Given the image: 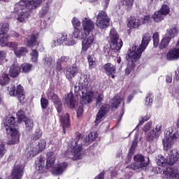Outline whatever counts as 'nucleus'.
I'll use <instances>...</instances> for the list:
<instances>
[{
    "instance_id": "nucleus-1",
    "label": "nucleus",
    "mask_w": 179,
    "mask_h": 179,
    "mask_svg": "<svg viewBox=\"0 0 179 179\" xmlns=\"http://www.w3.org/2000/svg\"><path fill=\"white\" fill-rule=\"evenodd\" d=\"M82 28H74L73 36L75 38H83L82 42L83 51H87L94 43V22L90 18L85 17L82 21Z\"/></svg>"
},
{
    "instance_id": "nucleus-2",
    "label": "nucleus",
    "mask_w": 179,
    "mask_h": 179,
    "mask_svg": "<svg viewBox=\"0 0 179 179\" xmlns=\"http://www.w3.org/2000/svg\"><path fill=\"white\" fill-rule=\"evenodd\" d=\"M169 158L167 162V159L163 157V155L158 156L157 164L160 167V170H163L164 174L169 179H179V171L177 169L173 168V166L176 162L178 161L179 153L178 150L172 149L169 154Z\"/></svg>"
},
{
    "instance_id": "nucleus-3",
    "label": "nucleus",
    "mask_w": 179,
    "mask_h": 179,
    "mask_svg": "<svg viewBox=\"0 0 179 179\" xmlns=\"http://www.w3.org/2000/svg\"><path fill=\"white\" fill-rule=\"evenodd\" d=\"M152 38V34L146 33L143 36V39L141 44L139 47H136V45H134L131 49L129 50V52L128 53V56L127 57V59H129V63L128 66L125 69L126 75H129L132 71H134V68H135V63L141 56L142 55V52L146 50V47L149 45V43Z\"/></svg>"
},
{
    "instance_id": "nucleus-4",
    "label": "nucleus",
    "mask_w": 179,
    "mask_h": 179,
    "mask_svg": "<svg viewBox=\"0 0 179 179\" xmlns=\"http://www.w3.org/2000/svg\"><path fill=\"white\" fill-rule=\"evenodd\" d=\"M41 3V0H21L15 3L14 10L17 13V20L20 23L26 22L31 15V10L38 8Z\"/></svg>"
},
{
    "instance_id": "nucleus-5",
    "label": "nucleus",
    "mask_w": 179,
    "mask_h": 179,
    "mask_svg": "<svg viewBox=\"0 0 179 179\" xmlns=\"http://www.w3.org/2000/svg\"><path fill=\"white\" fill-rule=\"evenodd\" d=\"M74 92L78 94L81 104L92 103L94 99V92L89 86L87 76H83L74 87Z\"/></svg>"
},
{
    "instance_id": "nucleus-6",
    "label": "nucleus",
    "mask_w": 179,
    "mask_h": 179,
    "mask_svg": "<svg viewBox=\"0 0 179 179\" xmlns=\"http://www.w3.org/2000/svg\"><path fill=\"white\" fill-rule=\"evenodd\" d=\"M179 141V131L178 129L173 126L166 128L164 133V138L162 140V145L164 150L167 152L176 142Z\"/></svg>"
},
{
    "instance_id": "nucleus-7",
    "label": "nucleus",
    "mask_w": 179,
    "mask_h": 179,
    "mask_svg": "<svg viewBox=\"0 0 179 179\" xmlns=\"http://www.w3.org/2000/svg\"><path fill=\"white\" fill-rule=\"evenodd\" d=\"M46 168L50 170L53 176H59L62 174L66 168L68 167V164L66 162H62L58 164H55V154L52 152H49L46 155Z\"/></svg>"
},
{
    "instance_id": "nucleus-8",
    "label": "nucleus",
    "mask_w": 179,
    "mask_h": 179,
    "mask_svg": "<svg viewBox=\"0 0 179 179\" xmlns=\"http://www.w3.org/2000/svg\"><path fill=\"white\" fill-rule=\"evenodd\" d=\"M15 117H8L4 121V127L6 128L7 135L10 137V145H16L19 143L20 139V132L15 126Z\"/></svg>"
},
{
    "instance_id": "nucleus-9",
    "label": "nucleus",
    "mask_w": 179,
    "mask_h": 179,
    "mask_svg": "<svg viewBox=\"0 0 179 179\" xmlns=\"http://www.w3.org/2000/svg\"><path fill=\"white\" fill-rule=\"evenodd\" d=\"M110 48L106 46L103 48V54L106 57L112 55L113 53H111V51H113V52L120 51L122 47V40L120 38V36H118V34H117V31H115V29H110Z\"/></svg>"
},
{
    "instance_id": "nucleus-10",
    "label": "nucleus",
    "mask_w": 179,
    "mask_h": 179,
    "mask_svg": "<svg viewBox=\"0 0 179 179\" xmlns=\"http://www.w3.org/2000/svg\"><path fill=\"white\" fill-rule=\"evenodd\" d=\"M80 140V134L78 133L76 138L71 141L70 146L72 147L71 152L67 156L70 159H73V160H80V159H82L85 155V150H83V148H82V143L79 142Z\"/></svg>"
},
{
    "instance_id": "nucleus-11",
    "label": "nucleus",
    "mask_w": 179,
    "mask_h": 179,
    "mask_svg": "<svg viewBox=\"0 0 179 179\" xmlns=\"http://www.w3.org/2000/svg\"><path fill=\"white\" fill-rule=\"evenodd\" d=\"M134 162L129 166H127V169L135 170V171H139V170L143 169V167H146V166L149 164V157H147L145 159V157L142 155H137L134 156Z\"/></svg>"
},
{
    "instance_id": "nucleus-12",
    "label": "nucleus",
    "mask_w": 179,
    "mask_h": 179,
    "mask_svg": "<svg viewBox=\"0 0 179 179\" xmlns=\"http://www.w3.org/2000/svg\"><path fill=\"white\" fill-rule=\"evenodd\" d=\"M9 23L6 21L0 23V45L1 47H6L9 42Z\"/></svg>"
},
{
    "instance_id": "nucleus-13",
    "label": "nucleus",
    "mask_w": 179,
    "mask_h": 179,
    "mask_svg": "<svg viewBox=\"0 0 179 179\" xmlns=\"http://www.w3.org/2000/svg\"><path fill=\"white\" fill-rule=\"evenodd\" d=\"M95 24L96 27H99V29H106V27H108L110 18L105 11L99 10L98 14L95 15Z\"/></svg>"
},
{
    "instance_id": "nucleus-14",
    "label": "nucleus",
    "mask_w": 179,
    "mask_h": 179,
    "mask_svg": "<svg viewBox=\"0 0 179 179\" xmlns=\"http://www.w3.org/2000/svg\"><path fill=\"white\" fill-rule=\"evenodd\" d=\"M8 92L10 96L17 97L20 103L24 101L25 95L23 92V87H22V85H18L17 87L15 85H10L8 87Z\"/></svg>"
},
{
    "instance_id": "nucleus-15",
    "label": "nucleus",
    "mask_w": 179,
    "mask_h": 179,
    "mask_svg": "<svg viewBox=\"0 0 179 179\" xmlns=\"http://www.w3.org/2000/svg\"><path fill=\"white\" fill-rule=\"evenodd\" d=\"M57 39L59 40L60 45H67L68 47H72V45H75V44H76V41L66 32L60 33Z\"/></svg>"
},
{
    "instance_id": "nucleus-16",
    "label": "nucleus",
    "mask_w": 179,
    "mask_h": 179,
    "mask_svg": "<svg viewBox=\"0 0 179 179\" xmlns=\"http://www.w3.org/2000/svg\"><path fill=\"white\" fill-rule=\"evenodd\" d=\"M17 117L18 118L19 122H22L24 121L25 123V129L26 131H31L33 127H34V122L31 119H27L26 116L24 115V112L23 110H20L17 113Z\"/></svg>"
},
{
    "instance_id": "nucleus-17",
    "label": "nucleus",
    "mask_w": 179,
    "mask_h": 179,
    "mask_svg": "<svg viewBox=\"0 0 179 179\" xmlns=\"http://www.w3.org/2000/svg\"><path fill=\"white\" fill-rule=\"evenodd\" d=\"M142 139V133L141 131H137L134 136V140L133 141L130 147L129 154L127 155V161H126V164H128V162H131V159H132V156L134 155V152H135V149L138 145V141H141Z\"/></svg>"
},
{
    "instance_id": "nucleus-18",
    "label": "nucleus",
    "mask_w": 179,
    "mask_h": 179,
    "mask_svg": "<svg viewBox=\"0 0 179 179\" xmlns=\"http://www.w3.org/2000/svg\"><path fill=\"white\" fill-rule=\"evenodd\" d=\"M110 111V105L109 104H103L99 111L98 112L96 115V118L95 120V124L96 125H99V124L104 120L106 116L107 115V113Z\"/></svg>"
},
{
    "instance_id": "nucleus-19",
    "label": "nucleus",
    "mask_w": 179,
    "mask_h": 179,
    "mask_svg": "<svg viewBox=\"0 0 179 179\" xmlns=\"http://www.w3.org/2000/svg\"><path fill=\"white\" fill-rule=\"evenodd\" d=\"M162 124H157L155 129L146 134V139L150 142H153V141L157 139L160 136V134H162Z\"/></svg>"
},
{
    "instance_id": "nucleus-20",
    "label": "nucleus",
    "mask_w": 179,
    "mask_h": 179,
    "mask_svg": "<svg viewBox=\"0 0 179 179\" xmlns=\"http://www.w3.org/2000/svg\"><path fill=\"white\" fill-rule=\"evenodd\" d=\"M79 69L75 64L66 69V78L69 80H72L73 78H75L76 75H78Z\"/></svg>"
},
{
    "instance_id": "nucleus-21",
    "label": "nucleus",
    "mask_w": 179,
    "mask_h": 179,
    "mask_svg": "<svg viewBox=\"0 0 179 179\" xmlns=\"http://www.w3.org/2000/svg\"><path fill=\"white\" fill-rule=\"evenodd\" d=\"M48 97L51 99L52 101H53L57 112L61 113V111H62V106H61V99L58 98V96L53 93L50 94V91H48Z\"/></svg>"
},
{
    "instance_id": "nucleus-22",
    "label": "nucleus",
    "mask_w": 179,
    "mask_h": 179,
    "mask_svg": "<svg viewBox=\"0 0 179 179\" xmlns=\"http://www.w3.org/2000/svg\"><path fill=\"white\" fill-rule=\"evenodd\" d=\"M35 169L38 173H44V167H45V158L39 157L35 162Z\"/></svg>"
},
{
    "instance_id": "nucleus-23",
    "label": "nucleus",
    "mask_w": 179,
    "mask_h": 179,
    "mask_svg": "<svg viewBox=\"0 0 179 179\" xmlns=\"http://www.w3.org/2000/svg\"><path fill=\"white\" fill-rule=\"evenodd\" d=\"M103 69L106 73V75H108V76H110V78H112L113 79H114V78H115V71H116V68L115 66H114L113 64L111 63H107L103 66Z\"/></svg>"
},
{
    "instance_id": "nucleus-24",
    "label": "nucleus",
    "mask_w": 179,
    "mask_h": 179,
    "mask_svg": "<svg viewBox=\"0 0 179 179\" xmlns=\"http://www.w3.org/2000/svg\"><path fill=\"white\" fill-rule=\"evenodd\" d=\"M37 38H38V34H32L30 39L27 38L24 39L25 45L30 48L36 47L37 45Z\"/></svg>"
},
{
    "instance_id": "nucleus-25",
    "label": "nucleus",
    "mask_w": 179,
    "mask_h": 179,
    "mask_svg": "<svg viewBox=\"0 0 179 179\" xmlns=\"http://www.w3.org/2000/svg\"><path fill=\"white\" fill-rule=\"evenodd\" d=\"M134 0H120L119 2V9H122L123 10H129L132 8L134 6Z\"/></svg>"
},
{
    "instance_id": "nucleus-26",
    "label": "nucleus",
    "mask_w": 179,
    "mask_h": 179,
    "mask_svg": "<svg viewBox=\"0 0 179 179\" xmlns=\"http://www.w3.org/2000/svg\"><path fill=\"white\" fill-rule=\"evenodd\" d=\"M40 153V151L38 150L37 146L35 144H31L28 147V151L27 152V159H31L37 156Z\"/></svg>"
},
{
    "instance_id": "nucleus-27",
    "label": "nucleus",
    "mask_w": 179,
    "mask_h": 179,
    "mask_svg": "<svg viewBox=\"0 0 179 179\" xmlns=\"http://www.w3.org/2000/svg\"><path fill=\"white\" fill-rule=\"evenodd\" d=\"M179 59V48H175L169 50L166 55V59L174 61Z\"/></svg>"
},
{
    "instance_id": "nucleus-28",
    "label": "nucleus",
    "mask_w": 179,
    "mask_h": 179,
    "mask_svg": "<svg viewBox=\"0 0 179 179\" xmlns=\"http://www.w3.org/2000/svg\"><path fill=\"white\" fill-rule=\"evenodd\" d=\"M51 4L50 2H46L45 5L42 7L41 11L39 12L40 17H47L51 13Z\"/></svg>"
},
{
    "instance_id": "nucleus-29",
    "label": "nucleus",
    "mask_w": 179,
    "mask_h": 179,
    "mask_svg": "<svg viewBox=\"0 0 179 179\" xmlns=\"http://www.w3.org/2000/svg\"><path fill=\"white\" fill-rule=\"evenodd\" d=\"M179 29L177 27H171L166 31V37H168L170 40L171 38H174V37H177L178 36Z\"/></svg>"
},
{
    "instance_id": "nucleus-30",
    "label": "nucleus",
    "mask_w": 179,
    "mask_h": 179,
    "mask_svg": "<svg viewBox=\"0 0 179 179\" xmlns=\"http://www.w3.org/2000/svg\"><path fill=\"white\" fill-rule=\"evenodd\" d=\"M64 104H66L70 108H75L76 106V100L72 94H69L65 99Z\"/></svg>"
},
{
    "instance_id": "nucleus-31",
    "label": "nucleus",
    "mask_w": 179,
    "mask_h": 179,
    "mask_svg": "<svg viewBox=\"0 0 179 179\" xmlns=\"http://www.w3.org/2000/svg\"><path fill=\"white\" fill-rule=\"evenodd\" d=\"M127 26L130 29H138L140 26H142V22L140 18H131L129 20Z\"/></svg>"
},
{
    "instance_id": "nucleus-32",
    "label": "nucleus",
    "mask_w": 179,
    "mask_h": 179,
    "mask_svg": "<svg viewBox=\"0 0 179 179\" xmlns=\"http://www.w3.org/2000/svg\"><path fill=\"white\" fill-rule=\"evenodd\" d=\"M20 67L17 64H13L9 69V75L11 78H17L20 73Z\"/></svg>"
},
{
    "instance_id": "nucleus-33",
    "label": "nucleus",
    "mask_w": 179,
    "mask_h": 179,
    "mask_svg": "<svg viewBox=\"0 0 179 179\" xmlns=\"http://www.w3.org/2000/svg\"><path fill=\"white\" fill-rule=\"evenodd\" d=\"M29 52V50L27 49L25 47H20L19 46L15 49L14 54L17 58H22V57H24L26 54Z\"/></svg>"
},
{
    "instance_id": "nucleus-34",
    "label": "nucleus",
    "mask_w": 179,
    "mask_h": 179,
    "mask_svg": "<svg viewBox=\"0 0 179 179\" xmlns=\"http://www.w3.org/2000/svg\"><path fill=\"white\" fill-rule=\"evenodd\" d=\"M60 121L62 124L64 133L65 134V128H69L71 125V123L69 122V114L66 113L64 116H61Z\"/></svg>"
},
{
    "instance_id": "nucleus-35",
    "label": "nucleus",
    "mask_w": 179,
    "mask_h": 179,
    "mask_svg": "<svg viewBox=\"0 0 179 179\" xmlns=\"http://www.w3.org/2000/svg\"><path fill=\"white\" fill-rule=\"evenodd\" d=\"M10 82V78H9V74L3 73L0 75V85L1 86H6Z\"/></svg>"
},
{
    "instance_id": "nucleus-36",
    "label": "nucleus",
    "mask_w": 179,
    "mask_h": 179,
    "mask_svg": "<svg viewBox=\"0 0 179 179\" xmlns=\"http://www.w3.org/2000/svg\"><path fill=\"white\" fill-rule=\"evenodd\" d=\"M154 22L156 23H159V22H162V20H164V19L166 17L161 11L157 10L156 11L152 16Z\"/></svg>"
},
{
    "instance_id": "nucleus-37",
    "label": "nucleus",
    "mask_w": 179,
    "mask_h": 179,
    "mask_svg": "<svg viewBox=\"0 0 179 179\" xmlns=\"http://www.w3.org/2000/svg\"><path fill=\"white\" fill-rule=\"evenodd\" d=\"M33 68V65L30 63H24L21 64L20 66V72H23L24 73H29L31 69Z\"/></svg>"
},
{
    "instance_id": "nucleus-38",
    "label": "nucleus",
    "mask_w": 179,
    "mask_h": 179,
    "mask_svg": "<svg viewBox=\"0 0 179 179\" xmlns=\"http://www.w3.org/2000/svg\"><path fill=\"white\" fill-rule=\"evenodd\" d=\"M121 103H122V97H121V96L120 95H115L113 97V99L111 103L112 108H117V107H118V106H120Z\"/></svg>"
},
{
    "instance_id": "nucleus-39",
    "label": "nucleus",
    "mask_w": 179,
    "mask_h": 179,
    "mask_svg": "<svg viewBox=\"0 0 179 179\" xmlns=\"http://www.w3.org/2000/svg\"><path fill=\"white\" fill-rule=\"evenodd\" d=\"M29 55L31 62L36 64L38 62V51L37 50H32Z\"/></svg>"
},
{
    "instance_id": "nucleus-40",
    "label": "nucleus",
    "mask_w": 179,
    "mask_h": 179,
    "mask_svg": "<svg viewBox=\"0 0 179 179\" xmlns=\"http://www.w3.org/2000/svg\"><path fill=\"white\" fill-rule=\"evenodd\" d=\"M103 101H104V94L103 92L98 93L96 98V106L100 107L103 104Z\"/></svg>"
},
{
    "instance_id": "nucleus-41",
    "label": "nucleus",
    "mask_w": 179,
    "mask_h": 179,
    "mask_svg": "<svg viewBox=\"0 0 179 179\" xmlns=\"http://www.w3.org/2000/svg\"><path fill=\"white\" fill-rule=\"evenodd\" d=\"M87 61L89 64V67L90 69H93V68H96V58L93 55H89L87 57Z\"/></svg>"
},
{
    "instance_id": "nucleus-42",
    "label": "nucleus",
    "mask_w": 179,
    "mask_h": 179,
    "mask_svg": "<svg viewBox=\"0 0 179 179\" xmlns=\"http://www.w3.org/2000/svg\"><path fill=\"white\" fill-rule=\"evenodd\" d=\"M150 119V116H149V115H146L145 116L141 117V118L139 119V122L138 125L136 127V128L134 129V131H137L138 127L141 125H143V124H145L146 121H149Z\"/></svg>"
},
{
    "instance_id": "nucleus-43",
    "label": "nucleus",
    "mask_w": 179,
    "mask_h": 179,
    "mask_svg": "<svg viewBox=\"0 0 179 179\" xmlns=\"http://www.w3.org/2000/svg\"><path fill=\"white\" fill-rule=\"evenodd\" d=\"M171 40V39H170V38H168L167 36L164 38L159 44V48H161V50L166 48L167 45H169Z\"/></svg>"
},
{
    "instance_id": "nucleus-44",
    "label": "nucleus",
    "mask_w": 179,
    "mask_h": 179,
    "mask_svg": "<svg viewBox=\"0 0 179 179\" xmlns=\"http://www.w3.org/2000/svg\"><path fill=\"white\" fill-rule=\"evenodd\" d=\"M43 64L45 66H50L52 64V57H51V56L45 55L43 59Z\"/></svg>"
},
{
    "instance_id": "nucleus-45",
    "label": "nucleus",
    "mask_w": 179,
    "mask_h": 179,
    "mask_svg": "<svg viewBox=\"0 0 179 179\" xmlns=\"http://www.w3.org/2000/svg\"><path fill=\"white\" fill-rule=\"evenodd\" d=\"M159 12H161V13L166 17L167 15H169V13H170V7L166 4H163L159 10Z\"/></svg>"
},
{
    "instance_id": "nucleus-46",
    "label": "nucleus",
    "mask_w": 179,
    "mask_h": 179,
    "mask_svg": "<svg viewBox=\"0 0 179 179\" xmlns=\"http://www.w3.org/2000/svg\"><path fill=\"white\" fill-rule=\"evenodd\" d=\"M45 146H47V143L45 140H40L38 143L37 148L39 152H43L44 149H45Z\"/></svg>"
},
{
    "instance_id": "nucleus-47",
    "label": "nucleus",
    "mask_w": 179,
    "mask_h": 179,
    "mask_svg": "<svg viewBox=\"0 0 179 179\" xmlns=\"http://www.w3.org/2000/svg\"><path fill=\"white\" fill-rule=\"evenodd\" d=\"M6 47H8V48H12L13 52H15V50H16L19 47V43L16 42H10L9 41Z\"/></svg>"
},
{
    "instance_id": "nucleus-48",
    "label": "nucleus",
    "mask_w": 179,
    "mask_h": 179,
    "mask_svg": "<svg viewBox=\"0 0 179 179\" xmlns=\"http://www.w3.org/2000/svg\"><path fill=\"white\" fill-rule=\"evenodd\" d=\"M41 135H43V132L41 131V130H40V129H37L36 130V132L32 136V139L34 141H37L38 139H40V138H41Z\"/></svg>"
},
{
    "instance_id": "nucleus-49",
    "label": "nucleus",
    "mask_w": 179,
    "mask_h": 179,
    "mask_svg": "<svg viewBox=\"0 0 179 179\" xmlns=\"http://www.w3.org/2000/svg\"><path fill=\"white\" fill-rule=\"evenodd\" d=\"M72 24L74 29H79L80 28V21L78 19V17H74L71 20Z\"/></svg>"
},
{
    "instance_id": "nucleus-50",
    "label": "nucleus",
    "mask_w": 179,
    "mask_h": 179,
    "mask_svg": "<svg viewBox=\"0 0 179 179\" xmlns=\"http://www.w3.org/2000/svg\"><path fill=\"white\" fill-rule=\"evenodd\" d=\"M6 153V148L5 147V144L1 143H0V159L3 158Z\"/></svg>"
},
{
    "instance_id": "nucleus-51",
    "label": "nucleus",
    "mask_w": 179,
    "mask_h": 179,
    "mask_svg": "<svg viewBox=\"0 0 179 179\" xmlns=\"http://www.w3.org/2000/svg\"><path fill=\"white\" fill-rule=\"evenodd\" d=\"M152 38H153V43H154V47H157L159 45V33L155 32L153 36H152Z\"/></svg>"
},
{
    "instance_id": "nucleus-52",
    "label": "nucleus",
    "mask_w": 179,
    "mask_h": 179,
    "mask_svg": "<svg viewBox=\"0 0 179 179\" xmlns=\"http://www.w3.org/2000/svg\"><path fill=\"white\" fill-rule=\"evenodd\" d=\"M41 108L43 110H45V108L48 107V100H47V99L44 97H42L41 99Z\"/></svg>"
},
{
    "instance_id": "nucleus-53",
    "label": "nucleus",
    "mask_w": 179,
    "mask_h": 179,
    "mask_svg": "<svg viewBox=\"0 0 179 179\" xmlns=\"http://www.w3.org/2000/svg\"><path fill=\"white\" fill-rule=\"evenodd\" d=\"M6 58V52L3 50H0V65H2L3 64Z\"/></svg>"
},
{
    "instance_id": "nucleus-54",
    "label": "nucleus",
    "mask_w": 179,
    "mask_h": 179,
    "mask_svg": "<svg viewBox=\"0 0 179 179\" xmlns=\"http://www.w3.org/2000/svg\"><path fill=\"white\" fill-rule=\"evenodd\" d=\"M142 24H145V23H149L150 22V15H145L142 18H140Z\"/></svg>"
},
{
    "instance_id": "nucleus-55",
    "label": "nucleus",
    "mask_w": 179,
    "mask_h": 179,
    "mask_svg": "<svg viewBox=\"0 0 179 179\" xmlns=\"http://www.w3.org/2000/svg\"><path fill=\"white\" fill-rule=\"evenodd\" d=\"M152 122H147L143 128V131H144V132H148V131H150V129H152Z\"/></svg>"
},
{
    "instance_id": "nucleus-56",
    "label": "nucleus",
    "mask_w": 179,
    "mask_h": 179,
    "mask_svg": "<svg viewBox=\"0 0 179 179\" xmlns=\"http://www.w3.org/2000/svg\"><path fill=\"white\" fill-rule=\"evenodd\" d=\"M10 35L11 37H14L15 38H22L20 34H19V33L16 32L15 31H11Z\"/></svg>"
},
{
    "instance_id": "nucleus-57",
    "label": "nucleus",
    "mask_w": 179,
    "mask_h": 179,
    "mask_svg": "<svg viewBox=\"0 0 179 179\" xmlns=\"http://www.w3.org/2000/svg\"><path fill=\"white\" fill-rule=\"evenodd\" d=\"M152 103H153V99L150 96H148L145 99V105L152 106Z\"/></svg>"
},
{
    "instance_id": "nucleus-58",
    "label": "nucleus",
    "mask_w": 179,
    "mask_h": 179,
    "mask_svg": "<svg viewBox=\"0 0 179 179\" xmlns=\"http://www.w3.org/2000/svg\"><path fill=\"white\" fill-rule=\"evenodd\" d=\"M57 45H61V44H59V41L58 38L57 40L54 39L51 42V46L52 48L57 47Z\"/></svg>"
},
{
    "instance_id": "nucleus-59",
    "label": "nucleus",
    "mask_w": 179,
    "mask_h": 179,
    "mask_svg": "<svg viewBox=\"0 0 179 179\" xmlns=\"http://www.w3.org/2000/svg\"><path fill=\"white\" fill-rule=\"evenodd\" d=\"M90 136H91V141H94V139H97L99 135L96 131L92 132L90 134Z\"/></svg>"
},
{
    "instance_id": "nucleus-60",
    "label": "nucleus",
    "mask_w": 179,
    "mask_h": 179,
    "mask_svg": "<svg viewBox=\"0 0 179 179\" xmlns=\"http://www.w3.org/2000/svg\"><path fill=\"white\" fill-rule=\"evenodd\" d=\"M62 62L59 60H57L56 64V69L58 72H61L62 71V66L61 65Z\"/></svg>"
},
{
    "instance_id": "nucleus-61",
    "label": "nucleus",
    "mask_w": 179,
    "mask_h": 179,
    "mask_svg": "<svg viewBox=\"0 0 179 179\" xmlns=\"http://www.w3.org/2000/svg\"><path fill=\"white\" fill-rule=\"evenodd\" d=\"M173 80L178 82L179 80V68L175 71V76L173 77Z\"/></svg>"
},
{
    "instance_id": "nucleus-62",
    "label": "nucleus",
    "mask_w": 179,
    "mask_h": 179,
    "mask_svg": "<svg viewBox=\"0 0 179 179\" xmlns=\"http://www.w3.org/2000/svg\"><path fill=\"white\" fill-rule=\"evenodd\" d=\"M62 63V62H68L69 61V57L68 56H62L61 58L58 59Z\"/></svg>"
},
{
    "instance_id": "nucleus-63",
    "label": "nucleus",
    "mask_w": 179,
    "mask_h": 179,
    "mask_svg": "<svg viewBox=\"0 0 179 179\" xmlns=\"http://www.w3.org/2000/svg\"><path fill=\"white\" fill-rule=\"evenodd\" d=\"M83 114V107L80 106L77 110V117H80Z\"/></svg>"
},
{
    "instance_id": "nucleus-64",
    "label": "nucleus",
    "mask_w": 179,
    "mask_h": 179,
    "mask_svg": "<svg viewBox=\"0 0 179 179\" xmlns=\"http://www.w3.org/2000/svg\"><path fill=\"white\" fill-rule=\"evenodd\" d=\"M166 83H171L173 82V76L171 75H168L166 77Z\"/></svg>"
}]
</instances>
